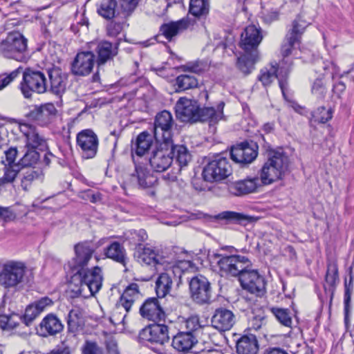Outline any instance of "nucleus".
Masks as SVG:
<instances>
[{
	"label": "nucleus",
	"mask_w": 354,
	"mask_h": 354,
	"mask_svg": "<svg viewBox=\"0 0 354 354\" xmlns=\"http://www.w3.org/2000/svg\"><path fill=\"white\" fill-rule=\"evenodd\" d=\"M224 106L221 101L216 107L201 108L197 101L181 97L176 104L175 111L176 117L183 122L208 121L212 124L223 118Z\"/></svg>",
	"instance_id": "f257e3e1"
},
{
	"label": "nucleus",
	"mask_w": 354,
	"mask_h": 354,
	"mask_svg": "<svg viewBox=\"0 0 354 354\" xmlns=\"http://www.w3.org/2000/svg\"><path fill=\"white\" fill-rule=\"evenodd\" d=\"M69 288L75 296H93L102 288L103 276L100 267H73Z\"/></svg>",
	"instance_id": "f03ea898"
},
{
	"label": "nucleus",
	"mask_w": 354,
	"mask_h": 354,
	"mask_svg": "<svg viewBox=\"0 0 354 354\" xmlns=\"http://www.w3.org/2000/svg\"><path fill=\"white\" fill-rule=\"evenodd\" d=\"M263 39L261 30L254 25H250L241 35L240 47L244 53L237 59L236 66L245 75H248L254 69L259 59L258 46Z\"/></svg>",
	"instance_id": "7ed1b4c3"
},
{
	"label": "nucleus",
	"mask_w": 354,
	"mask_h": 354,
	"mask_svg": "<svg viewBox=\"0 0 354 354\" xmlns=\"http://www.w3.org/2000/svg\"><path fill=\"white\" fill-rule=\"evenodd\" d=\"M288 165L289 158L283 151H270L261 170L259 180L263 185H269L281 179L288 171Z\"/></svg>",
	"instance_id": "20e7f679"
},
{
	"label": "nucleus",
	"mask_w": 354,
	"mask_h": 354,
	"mask_svg": "<svg viewBox=\"0 0 354 354\" xmlns=\"http://www.w3.org/2000/svg\"><path fill=\"white\" fill-rule=\"evenodd\" d=\"M0 56L18 62H26L28 59L27 39L18 32L9 33L0 42Z\"/></svg>",
	"instance_id": "39448f33"
},
{
	"label": "nucleus",
	"mask_w": 354,
	"mask_h": 354,
	"mask_svg": "<svg viewBox=\"0 0 354 354\" xmlns=\"http://www.w3.org/2000/svg\"><path fill=\"white\" fill-rule=\"evenodd\" d=\"M21 72L23 77L19 88L25 98H31L33 93L42 94L47 91L46 78L44 73L30 68Z\"/></svg>",
	"instance_id": "423d86ee"
},
{
	"label": "nucleus",
	"mask_w": 354,
	"mask_h": 354,
	"mask_svg": "<svg viewBox=\"0 0 354 354\" xmlns=\"http://www.w3.org/2000/svg\"><path fill=\"white\" fill-rule=\"evenodd\" d=\"M284 62L285 60H281L279 64H271L269 67L262 68L258 80L264 86H267L270 85L274 79H278L279 87L286 98L285 91L288 86L286 78L290 71V64L288 67H284Z\"/></svg>",
	"instance_id": "0eeeda50"
},
{
	"label": "nucleus",
	"mask_w": 354,
	"mask_h": 354,
	"mask_svg": "<svg viewBox=\"0 0 354 354\" xmlns=\"http://www.w3.org/2000/svg\"><path fill=\"white\" fill-rule=\"evenodd\" d=\"M308 24L302 20L300 17H297L292 23V28L288 30L286 35L284 43L281 45V53L283 56L284 67H288L290 64L292 66V62L286 59L292 53V48L296 44H299L303 33L305 31Z\"/></svg>",
	"instance_id": "6e6552de"
},
{
	"label": "nucleus",
	"mask_w": 354,
	"mask_h": 354,
	"mask_svg": "<svg viewBox=\"0 0 354 354\" xmlns=\"http://www.w3.org/2000/svg\"><path fill=\"white\" fill-rule=\"evenodd\" d=\"M171 142H157L149 158L151 168L156 172L166 171L173 162Z\"/></svg>",
	"instance_id": "1a4fd4ad"
},
{
	"label": "nucleus",
	"mask_w": 354,
	"mask_h": 354,
	"mask_svg": "<svg viewBox=\"0 0 354 354\" xmlns=\"http://www.w3.org/2000/svg\"><path fill=\"white\" fill-rule=\"evenodd\" d=\"M231 173L232 168L227 158L218 156L204 167L202 176L205 181L214 182L225 179Z\"/></svg>",
	"instance_id": "9d476101"
},
{
	"label": "nucleus",
	"mask_w": 354,
	"mask_h": 354,
	"mask_svg": "<svg viewBox=\"0 0 354 354\" xmlns=\"http://www.w3.org/2000/svg\"><path fill=\"white\" fill-rule=\"evenodd\" d=\"M174 124L169 111L164 110L157 113L153 122V136L156 142H171Z\"/></svg>",
	"instance_id": "9b49d317"
},
{
	"label": "nucleus",
	"mask_w": 354,
	"mask_h": 354,
	"mask_svg": "<svg viewBox=\"0 0 354 354\" xmlns=\"http://www.w3.org/2000/svg\"><path fill=\"white\" fill-rule=\"evenodd\" d=\"M139 339L141 342L151 345H164L169 339L168 326L159 322L150 324L140 332Z\"/></svg>",
	"instance_id": "f8f14e48"
},
{
	"label": "nucleus",
	"mask_w": 354,
	"mask_h": 354,
	"mask_svg": "<svg viewBox=\"0 0 354 354\" xmlns=\"http://www.w3.org/2000/svg\"><path fill=\"white\" fill-rule=\"evenodd\" d=\"M77 146L81 149L82 156L85 159L94 158L97 152L99 140L95 132L89 129L79 132L76 136Z\"/></svg>",
	"instance_id": "ddd939ff"
},
{
	"label": "nucleus",
	"mask_w": 354,
	"mask_h": 354,
	"mask_svg": "<svg viewBox=\"0 0 354 354\" xmlns=\"http://www.w3.org/2000/svg\"><path fill=\"white\" fill-rule=\"evenodd\" d=\"M192 299L197 304H207L211 299V286L208 280L203 277H194L189 282Z\"/></svg>",
	"instance_id": "4468645a"
},
{
	"label": "nucleus",
	"mask_w": 354,
	"mask_h": 354,
	"mask_svg": "<svg viewBox=\"0 0 354 354\" xmlns=\"http://www.w3.org/2000/svg\"><path fill=\"white\" fill-rule=\"evenodd\" d=\"M241 284L243 289L253 294L260 295L266 289L264 277L257 270L245 268L241 274Z\"/></svg>",
	"instance_id": "2eb2a0df"
},
{
	"label": "nucleus",
	"mask_w": 354,
	"mask_h": 354,
	"mask_svg": "<svg viewBox=\"0 0 354 354\" xmlns=\"http://www.w3.org/2000/svg\"><path fill=\"white\" fill-rule=\"evenodd\" d=\"M57 109L53 104L47 103L35 106L27 114V117L41 127H47L56 118Z\"/></svg>",
	"instance_id": "dca6fc26"
},
{
	"label": "nucleus",
	"mask_w": 354,
	"mask_h": 354,
	"mask_svg": "<svg viewBox=\"0 0 354 354\" xmlns=\"http://www.w3.org/2000/svg\"><path fill=\"white\" fill-rule=\"evenodd\" d=\"M258 146L255 142H244L232 147L231 158L237 163L248 164L257 156Z\"/></svg>",
	"instance_id": "f3484780"
},
{
	"label": "nucleus",
	"mask_w": 354,
	"mask_h": 354,
	"mask_svg": "<svg viewBox=\"0 0 354 354\" xmlns=\"http://www.w3.org/2000/svg\"><path fill=\"white\" fill-rule=\"evenodd\" d=\"M19 130L26 139V148L41 151L47 148L46 139L43 135L39 133L34 125L28 123L21 124L19 125Z\"/></svg>",
	"instance_id": "a211bd4d"
},
{
	"label": "nucleus",
	"mask_w": 354,
	"mask_h": 354,
	"mask_svg": "<svg viewBox=\"0 0 354 354\" xmlns=\"http://www.w3.org/2000/svg\"><path fill=\"white\" fill-rule=\"evenodd\" d=\"M95 57L91 51L78 53L71 64V72L75 75L86 76L90 74L95 63Z\"/></svg>",
	"instance_id": "6ab92c4d"
},
{
	"label": "nucleus",
	"mask_w": 354,
	"mask_h": 354,
	"mask_svg": "<svg viewBox=\"0 0 354 354\" xmlns=\"http://www.w3.org/2000/svg\"><path fill=\"white\" fill-rule=\"evenodd\" d=\"M141 316L154 322L164 321L166 315L157 298L147 299L140 308Z\"/></svg>",
	"instance_id": "aec40b11"
},
{
	"label": "nucleus",
	"mask_w": 354,
	"mask_h": 354,
	"mask_svg": "<svg viewBox=\"0 0 354 354\" xmlns=\"http://www.w3.org/2000/svg\"><path fill=\"white\" fill-rule=\"evenodd\" d=\"M134 258L138 263H144L147 266L164 265L165 263H169L167 257H163L147 247L136 248Z\"/></svg>",
	"instance_id": "412c9836"
},
{
	"label": "nucleus",
	"mask_w": 354,
	"mask_h": 354,
	"mask_svg": "<svg viewBox=\"0 0 354 354\" xmlns=\"http://www.w3.org/2000/svg\"><path fill=\"white\" fill-rule=\"evenodd\" d=\"M50 80V91L52 93L62 96L66 91L68 83V76L59 68L53 67L48 70Z\"/></svg>",
	"instance_id": "4be33fe9"
},
{
	"label": "nucleus",
	"mask_w": 354,
	"mask_h": 354,
	"mask_svg": "<svg viewBox=\"0 0 354 354\" xmlns=\"http://www.w3.org/2000/svg\"><path fill=\"white\" fill-rule=\"evenodd\" d=\"M259 186L260 180L254 177L231 182L228 184V190L234 196H243L254 192Z\"/></svg>",
	"instance_id": "5701e85b"
},
{
	"label": "nucleus",
	"mask_w": 354,
	"mask_h": 354,
	"mask_svg": "<svg viewBox=\"0 0 354 354\" xmlns=\"http://www.w3.org/2000/svg\"><path fill=\"white\" fill-rule=\"evenodd\" d=\"M234 322L233 313L225 308L216 309L212 317V326L219 331L230 330Z\"/></svg>",
	"instance_id": "b1692460"
},
{
	"label": "nucleus",
	"mask_w": 354,
	"mask_h": 354,
	"mask_svg": "<svg viewBox=\"0 0 354 354\" xmlns=\"http://www.w3.org/2000/svg\"><path fill=\"white\" fill-rule=\"evenodd\" d=\"M198 344L197 337L192 332H179L172 339V346L179 352L187 353Z\"/></svg>",
	"instance_id": "393cba45"
},
{
	"label": "nucleus",
	"mask_w": 354,
	"mask_h": 354,
	"mask_svg": "<svg viewBox=\"0 0 354 354\" xmlns=\"http://www.w3.org/2000/svg\"><path fill=\"white\" fill-rule=\"evenodd\" d=\"M24 275V267H3L0 271V283L13 287L19 283Z\"/></svg>",
	"instance_id": "a878e982"
},
{
	"label": "nucleus",
	"mask_w": 354,
	"mask_h": 354,
	"mask_svg": "<svg viewBox=\"0 0 354 354\" xmlns=\"http://www.w3.org/2000/svg\"><path fill=\"white\" fill-rule=\"evenodd\" d=\"M95 250L90 241H85L74 245V266H87L93 257Z\"/></svg>",
	"instance_id": "bb28decb"
},
{
	"label": "nucleus",
	"mask_w": 354,
	"mask_h": 354,
	"mask_svg": "<svg viewBox=\"0 0 354 354\" xmlns=\"http://www.w3.org/2000/svg\"><path fill=\"white\" fill-rule=\"evenodd\" d=\"M132 176L136 177L138 184L142 189L152 187L158 183L157 177L145 165L142 164L135 165V173L132 174Z\"/></svg>",
	"instance_id": "cd10ccee"
},
{
	"label": "nucleus",
	"mask_w": 354,
	"mask_h": 354,
	"mask_svg": "<svg viewBox=\"0 0 354 354\" xmlns=\"http://www.w3.org/2000/svg\"><path fill=\"white\" fill-rule=\"evenodd\" d=\"M208 259L211 264L216 263L218 266H236L238 263L245 264L250 262L249 259L241 255H223L218 253L208 254Z\"/></svg>",
	"instance_id": "c85d7f7f"
},
{
	"label": "nucleus",
	"mask_w": 354,
	"mask_h": 354,
	"mask_svg": "<svg viewBox=\"0 0 354 354\" xmlns=\"http://www.w3.org/2000/svg\"><path fill=\"white\" fill-rule=\"evenodd\" d=\"M189 25L190 20L183 18L177 21L164 24L161 26L160 30L167 39L171 41L174 37L188 28Z\"/></svg>",
	"instance_id": "c756f323"
},
{
	"label": "nucleus",
	"mask_w": 354,
	"mask_h": 354,
	"mask_svg": "<svg viewBox=\"0 0 354 354\" xmlns=\"http://www.w3.org/2000/svg\"><path fill=\"white\" fill-rule=\"evenodd\" d=\"M259 344L254 335H245L236 342V352L238 354H257Z\"/></svg>",
	"instance_id": "7c9ffc66"
},
{
	"label": "nucleus",
	"mask_w": 354,
	"mask_h": 354,
	"mask_svg": "<svg viewBox=\"0 0 354 354\" xmlns=\"http://www.w3.org/2000/svg\"><path fill=\"white\" fill-rule=\"evenodd\" d=\"M95 51L97 54V64H104L118 54V46H113L108 41H101L97 43Z\"/></svg>",
	"instance_id": "2f4dec72"
},
{
	"label": "nucleus",
	"mask_w": 354,
	"mask_h": 354,
	"mask_svg": "<svg viewBox=\"0 0 354 354\" xmlns=\"http://www.w3.org/2000/svg\"><path fill=\"white\" fill-rule=\"evenodd\" d=\"M39 326L41 335L44 337L55 335L63 329L61 321L53 314L46 315L41 322Z\"/></svg>",
	"instance_id": "473e14b6"
},
{
	"label": "nucleus",
	"mask_w": 354,
	"mask_h": 354,
	"mask_svg": "<svg viewBox=\"0 0 354 354\" xmlns=\"http://www.w3.org/2000/svg\"><path fill=\"white\" fill-rule=\"evenodd\" d=\"M96 7L97 13L106 20H111L120 14L116 0H100Z\"/></svg>",
	"instance_id": "72a5a7b5"
},
{
	"label": "nucleus",
	"mask_w": 354,
	"mask_h": 354,
	"mask_svg": "<svg viewBox=\"0 0 354 354\" xmlns=\"http://www.w3.org/2000/svg\"><path fill=\"white\" fill-rule=\"evenodd\" d=\"M139 297L138 286L137 283H131L124 290L120 296L118 302L119 306L124 308L127 313L129 312L136 299Z\"/></svg>",
	"instance_id": "f704fd0d"
},
{
	"label": "nucleus",
	"mask_w": 354,
	"mask_h": 354,
	"mask_svg": "<svg viewBox=\"0 0 354 354\" xmlns=\"http://www.w3.org/2000/svg\"><path fill=\"white\" fill-rule=\"evenodd\" d=\"M219 220H225L229 223L245 225L254 221V218L248 215L232 211H224L216 216Z\"/></svg>",
	"instance_id": "c9c22d12"
},
{
	"label": "nucleus",
	"mask_w": 354,
	"mask_h": 354,
	"mask_svg": "<svg viewBox=\"0 0 354 354\" xmlns=\"http://www.w3.org/2000/svg\"><path fill=\"white\" fill-rule=\"evenodd\" d=\"M169 263H165V264L179 266L180 264L185 263L188 266H196L203 263L201 258L198 255L185 250L176 253L172 260H169Z\"/></svg>",
	"instance_id": "e433bc0d"
},
{
	"label": "nucleus",
	"mask_w": 354,
	"mask_h": 354,
	"mask_svg": "<svg viewBox=\"0 0 354 354\" xmlns=\"http://www.w3.org/2000/svg\"><path fill=\"white\" fill-rule=\"evenodd\" d=\"M151 145V135L147 131H143L137 136L136 142L132 145V151L138 156H142L149 149Z\"/></svg>",
	"instance_id": "4c0bfd02"
},
{
	"label": "nucleus",
	"mask_w": 354,
	"mask_h": 354,
	"mask_svg": "<svg viewBox=\"0 0 354 354\" xmlns=\"http://www.w3.org/2000/svg\"><path fill=\"white\" fill-rule=\"evenodd\" d=\"M105 258L111 259L123 266L127 263L125 250L118 242H113L107 247L104 259Z\"/></svg>",
	"instance_id": "58836bf2"
},
{
	"label": "nucleus",
	"mask_w": 354,
	"mask_h": 354,
	"mask_svg": "<svg viewBox=\"0 0 354 354\" xmlns=\"http://www.w3.org/2000/svg\"><path fill=\"white\" fill-rule=\"evenodd\" d=\"M173 159L175 158L180 168L186 167L192 157L187 147L184 145H174L171 142Z\"/></svg>",
	"instance_id": "ea45409f"
},
{
	"label": "nucleus",
	"mask_w": 354,
	"mask_h": 354,
	"mask_svg": "<svg viewBox=\"0 0 354 354\" xmlns=\"http://www.w3.org/2000/svg\"><path fill=\"white\" fill-rule=\"evenodd\" d=\"M20 322H23V320L21 315L18 313H0V328L3 330L14 329L19 326Z\"/></svg>",
	"instance_id": "a19ab883"
},
{
	"label": "nucleus",
	"mask_w": 354,
	"mask_h": 354,
	"mask_svg": "<svg viewBox=\"0 0 354 354\" xmlns=\"http://www.w3.org/2000/svg\"><path fill=\"white\" fill-rule=\"evenodd\" d=\"M172 280L167 273H161L156 282V292L159 298H163L170 291Z\"/></svg>",
	"instance_id": "79ce46f5"
},
{
	"label": "nucleus",
	"mask_w": 354,
	"mask_h": 354,
	"mask_svg": "<svg viewBox=\"0 0 354 354\" xmlns=\"http://www.w3.org/2000/svg\"><path fill=\"white\" fill-rule=\"evenodd\" d=\"M177 91H184L198 87V79L192 75L183 74L178 75L175 80Z\"/></svg>",
	"instance_id": "37998d69"
},
{
	"label": "nucleus",
	"mask_w": 354,
	"mask_h": 354,
	"mask_svg": "<svg viewBox=\"0 0 354 354\" xmlns=\"http://www.w3.org/2000/svg\"><path fill=\"white\" fill-rule=\"evenodd\" d=\"M22 167L19 162L12 165H4L3 177L0 178V183L3 185L7 183H13L17 177H19Z\"/></svg>",
	"instance_id": "c03bdc74"
},
{
	"label": "nucleus",
	"mask_w": 354,
	"mask_h": 354,
	"mask_svg": "<svg viewBox=\"0 0 354 354\" xmlns=\"http://www.w3.org/2000/svg\"><path fill=\"white\" fill-rule=\"evenodd\" d=\"M124 237L129 244L136 248H141L142 243L147 239L148 236L145 230L140 229L138 230H131L126 232Z\"/></svg>",
	"instance_id": "a18cd8bd"
},
{
	"label": "nucleus",
	"mask_w": 354,
	"mask_h": 354,
	"mask_svg": "<svg viewBox=\"0 0 354 354\" xmlns=\"http://www.w3.org/2000/svg\"><path fill=\"white\" fill-rule=\"evenodd\" d=\"M209 10V0H190L189 12L196 17H205Z\"/></svg>",
	"instance_id": "49530a36"
},
{
	"label": "nucleus",
	"mask_w": 354,
	"mask_h": 354,
	"mask_svg": "<svg viewBox=\"0 0 354 354\" xmlns=\"http://www.w3.org/2000/svg\"><path fill=\"white\" fill-rule=\"evenodd\" d=\"M39 177V172L33 168L22 167L19 174L21 186L25 191L28 190L34 180Z\"/></svg>",
	"instance_id": "de8ad7c7"
},
{
	"label": "nucleus",
	"mask_w": 354,
	"mask_h": 354,
	"mask_svg": "<svg viewBox=\"0 0 354 354\" xmlns=\"http://www.w3.org/2000/svg\"><path fill=\"white\" fill-rule=\"evenodd\" d=\"M24 155L19 159L18 162L22 167L32 168L37 164L40 158V154L37 149L26 148Z\"/></svg>",
	"instance_id": "09e8293b"
},
{
	"label": "nucleus",
	"mask_w": 354,
	"mask_h": 354,
	"mask_svg": "<svg viewBox=\"0 0 354 354\" xmlns=\"http://www.w3.org/2000/svg\"><path fill=\"white\" fill-rule=\"evenodd\" d=\"M353 272V267H350L348 269V274H349V282L348 283L346 279H345L344 282V313L346 315L350 306V302L351 299V295L353 290V277L352 274Z\"/></svg>",
	"instance_id": "8fccbe9b"
},
{
	"label": "nucleus",
	"mask_w": 354,
	"mask_h": 354,
	"mask_svg": "<svg viewBox=\"0 0 354 354\" xmlns=\"http://www.w3.org/2000/svg\"><path fill=\"white\" fill-rule=\"evenodd\" d=\"M67 322L71 331L75 332L77 330L82 322V314L80 309L74 308L70 310Z\"/></svg>",
	"instance_id": "3c124183"
},
{
	"label": "nucleus",
	"mask_w": 354,
	"mask_h": 354,
	"mask_svg": "<svg viewBox=\"0 0 354 354\" xmlns=\"http://www.w3.org/2000/svg\"><path fill=\"white\" fill-rule=\"evenodd\" d=\"M207 65L201 61L188 62L185 65L179 66V70L183 72H191L196 74H201L205 71Z\"/></svg>",
	"instance_id": "603ef678"
},
{
	"label": "nucleus",
	"mask_w": 354,
	"mask_h": 354,
	"mask_svg": "<svg viewBox=\"0 0 354 354\" xmlns=\"http://www.w3.org/2000/svg\"><path fill=\"white\" fill-rule=\"evenodd\" d=\"M40 312L32 303L29 304L25 310V313L21 315L23 323L26 326H29L31 325L32 322L40 315Z\"/></svg>",
	"instance_id": "864d4df0"
},
{
	"label": "nucleus",
	"mask_w": 354,
	"mask_h": 354,
	"mask_svg": "<svg viewBox=\"0 0 354 354\" xmlns=\"http://www.w3.org/2000/svg\"><path fill=\"white\" fill-rule=\"evenodd\" d=\"M313 116L315 122L324 124L332 118L333 112L330 109H326L324 106H321L314 112Z\"/></svg>",
	"instance_id": "5fc2aeb1"
},
{
	"label": "nucleus",
	"mask_w": 354,
	"mask_h": 354,
	"mask_svg": "<svg viewBox=\"0 0 354 354\" xmlns=\"http://www.w3.org/2000/svg\"><path fill=\"white\" fill-rule=\"evenodd\" d=\"M271 310L277 319L281 324L285 326H290L292 324V319L286 309L272 308Z\"/></svg>",
	"instance_id": "6e6d98bb"
},
{
	"label": "nucleus",
	"mask_w": 354,
	"mask_h": 354,
	"mask_svg": "<svg viewBox=\"0 0 354 354\" xmlns=\"http://www.w3.org/2000/svg\"><path fill=\"white\" fill-rule=\"evenodd\" d=\"M21 70H23V68L20 66L8 74L0 75V91L6 88L18 77L21 73Z\"/></svg>",
	"instance_id": "4d7b16f0"
},
{
	"label": "nucleus",
	"mask_w": 354,
	"mask_h": 354,
	"mask_svg": "<svg viewBox=\"0 0 354 354\" xmlns=\"http://www.w3.org/2000/svg\"><path fill=\"white\" fill-rule=\"evenodd\" d=\"M185 328L187 329V332H192L196 335V337L198 335L201 330V326L199 322V317L198 316H191L186 319Z\"/></svg>",
	"instance_id": "13d9d810"
},
{
	"label": "nucleus",
	"mask_w": 354,
	"mask_h": 354,
	"mask_svg": "<svg viewBox=\"0 0 354 354\" xmlns=\"http://www.w3.org/2000/svg\"><path fill=\"white\" fill-rule=\"evenodd\" d=\"M82 354H104L103 349L93 341L86 340L81 348Z\"/></svg>",
	"instance_id": "bf43d9fd"
},
{
	"label": "nucleus",
	"mask_w": 354,
	"mask_h": 354,
	"mask_svg": "<svg viewBox=\"0 0 354 354\" xmlns=\"http://www.w3.org/2000/svg\"><path fill=\"white\" fill-rule=\"evenodd\" d=\"M124 17L129 16L137 7L140 0H118Z\"/></svg>",
	"instance_id": "052dcab7"
},
{
	"label": "nucleus",
	"mask_w": 354,
	"mask_h": 354,
	"mask_svg": "<svg viewBox=\"0 0 354 354\" xmlns=\"http://www.w3.org/2000/svg\"><path fill=\"white\" fill-rule=\"evenodd\" d=\"M311 93L317 99H324L326 93V88L324 86L322 79H316L311 88Z\"/></svg>",
	"instance_id": "680f3d73"
},
{
	"label": "nucleus",
	"mask_w": 354,
	"mask_h": 354,
	"mask_svg": "<svg viewBox=\"0 0 354 354\" xmlns=\"http://www.w3.org/2000/svg\"><path fill=\"white\" fill-rule=\"evenodd\" d=\"M4 157L1 158V162L3 165H12L17 164L15 160L17 158L18 151L17 147H10L3 151Z\"/></svg>",
	"instance_id": "e2e57ef3"
},
{
	"label": "nucleus",
	"mask_w": 354,
	"mask_h": 354,
	"mask_svg": "<svg viewBox=\"0 0 354 354\" xmlns=\"http://www.w3.org/2000/svg\"><path fill=\"white\" fill-rule=\"evenodd\" d=\"M325 280L329 287H333L339 282L337 267H328Z\"/></svg>",
	"instance_id": "0e129e2a"
},
{
	"label": "nucleus",
	"mask_w": 354,
	"mask_h": 354,
	"mask_svg": "<svg viewBox=\"0 0 354 354\" xmlns=\"http://www.w3.org/2000/svg\"><path fill=\"white\" fill-rule=\"evenodd\" d=\"M221 275L226 277H237L241 282V274L243 272V269L239 270L237 267H221Z\"/></svg>",
	"instance_id": "69168bd1"
},
{
	"label": "nucleus",
	"mask_w": 354,
	"mask_h": 354,
	"mask_svg": "<svg viewBox=\"0 0 354 354\" xmlns=\"http://www.w3.org/2000/svg\"><path fill=\"white\" fill-rule=\"evenodd\" d=\"M123 23L111 21L106 26L107 33L109 36L115 37L119 35L123 29Z\"/></svg>",
	"instance_id": "338daca9"
},
{
	"label": "nucleus",
	"mask_w": 354,
	"mask_h": 354,
	"mask_svg": "<svg viewBox=\"0 0 354 354\" xmlns=\"http://www.w3.org/2000/svg\"><path fill=\"white\" fill-rule=\"evenodd\" d=\"M279 18V12L277 10H272L264 13L263 15V20L265 23L270 24L276 21Z\"/></svg>",
	"instance_id": "774afa93"
}]
</instances>
